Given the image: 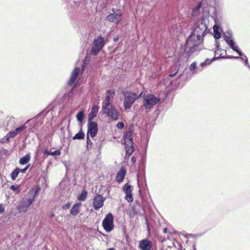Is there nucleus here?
<instances>
[{
  "label": "nucleus",
  "instance_id": "1",
  "mask_svg": "<svg viewBox=\"0 0 250 250\" xmlns=\"http://www.w3.org/2000/svg\"><path fill=\"white\" fill-rule=\"evenodd\" d=\"M209 15L208 11H204L203 12L202 19L197 21L193 28L191 35L187 39L185 45L184 52L188 58L192 54L202 49L201 43L203 37L208 28L207 21L206 18Z\"/></svg>",
  "mask_w": 250,
  "mask_h": 250
},
{
  "label": "nucleus",
  "instance_id": "2",
  "mask_svg": "<svg viewBox=\"0 0 250 250\" xmlns=\"http://www.w3.org/2000/svg\"><path fill=\"white\" fill-rule=\"evenodd\" d=\"M36 196V192H30L23 198L18 205L17 209L20 213H24L27 211L28 208L32 204Z\"/></svg>",
  "mask_w": 250,
  "mask_h": 250
},
{
  "label": "nucleus",
  "instance_id": "3",
  "mask_svg": "<svg viewBox=\"0 0 250 250\" xmlns=\"http://www.w3.org/2000/svg\"><path fill=\"white\" fill-rule=\"evenodd\" d=\"M122 93L125 97L124 105L125 109H130L133 103L139 98V96H137L135 93L127 90L123 91Z\"/></svg>",
  "mask_w": 250,
  "mask_h": 250
},
{
  "label": "nucleus",
  "instance_id": "4",
  "mask_svg": "<svg viewBox=\"0 0 250 250\" xmlns=\"http://www.w3.org/2000/svg\"><path fill=\"white\" fill-rule=\"evenodd\" d=\"M102 110L104 114L110 117L113 121H117L119 118V113L111 104L102 105Z\"/></svg>",
  "mask_w": 250,
  "mask_h": 250
},
{
  "label": "nucleus",
  "instance_id": "5",
  "mask_svg": "<svg viewBox=\"0 0 250 250\" xmlns=\"http://www.w3.org/2000/svg\"><path fill=\"white\" fill-rule=\"evenodd\" d=\"M160 101L159 97H157L153 94H148L144 96L143 100V105L147 110H150L152 107L158 104Z\"/></svg>",
  "mask_w": 250,
  "mask_h": 250
},
{
  "label": "nucleus",
  "instance_id": "6",
  "mask_svg": "<svg viewBox=\"0 0 250 250\" xmlns=\"http://www.w3.org/2000/svg\"><path fill=\"white\" fill-rule=\"evenodd\" d=\"M132 132H126L124 135L126 154L130 156L134 151Z\"/></svg>",
  "mask_w": 250,
  "mask_h": 250
},
{
  "label": "nucleus",
  "instance_id": "7",
  "mask_svg": "<svg viewBox=\"0 0 250 250\" xmlns=\"http://www.w3.org/2000/svg\"><path fill=\"white\" fill-rule=\"evenodd\" d=\"M104 45V39L101 36L95 39L92 44V48L90 53L93 55H96L102 50Z\"/></svg>",
  "mask_w": 250,
  "mask_h": 250
},
{
  "label": "nucleus",
  "instance_id": "8",
  "mask_svg": "<svg viewBox=\"0 0 250 250\" xmlns=\"http://www.w3.org/2000/svg\"><path fill=\"white\" fill-rule=\"evenodd\" d=\"M114 218L112 213H109L104 219L102 226L106 232L111 231L114 228Z\"/></svg>",
  "mask_w": 250,
  "mask_h": 250
},
{
  "label": "nucleus",
  "instance_id": "9",
  "mask_svg": "<svg viewBox=\"0 0 250 250\" xmlns=\"http://www.w3.org/2000/svg\"><path fill=\"white\" fill-rule=\"evenodd\" d=\"M112 12V13L106 16V20L110 22L117 23L122 20L121 12L117 9H113Z\"/></svg>",
  "mask_w": 250,
  "mask_h": 250
},
{
  "label": "nucleus",
  "instance_id": "10",
  "mask_svg": "<svg viewBox=\"0 0 250 250\" xmlns=\"http://www.w3.org/2000/svg\"><path fill=\"white\" fill-rule=\"evenodd\" d=\"M123 191L125 193V199L128 202H132L133 201V197L132 194V191L133 189V188L131 185H128V184H125L123 188Z\"/></svg>",
  "mask_w": 250,
  "mask_h": 250
},
{
  "label": "nucleus",
  "instance_id": "11",
  "mask_svg": "<svg viewBox=\"0 0 250 250\" xmlns=\"http://www.w3.org/2000/svg\"><path fill=\"white\" fill-rule=\"evenodd\" d=\"M98 132V125L95 122L88 121V128L87 135H89L92 138L96 136Z\"/></svg>",
  "mask_w": 250,
  "mask_h": 250
},
{
  "label": "nucleus",
  "instance_id": "12",
  "mask_svg": "<svg viewBox=\"0 0 250 250\" xmlns=\"http://www.w3.org/2000/svg\"><path fill=\"white\" fill-rule=\"evenodd\" d=\"M105 198L101 195H96L93 199V206L95 210H98L104 206Z\"/></svg>",
  "mask_w": 250,
  "mask_h": 250
},
{
  "label": "nucleus",
  "instance_id": "13",
  "mask_svg": "<svg viewBox=\"0 0 250 250\" xmlns=\"http://www.w3.org/2000/svg\"><path fill=\"white\" fill-rule=\"evenodd\" d=\"M224 37L232 49L236 51L240 55H242L241 52L237 49V46L235 45L234 42L231 39V35L229 32H227L224 34Z\"/></svg>",
  "mask_w": 250,
  "mask_h": 250
},
{
  "label": "nucleus",
  "instance_id": "14",
  "mask_svg": "<svg viewBox=\"0 0 250 250\" xmlns=\"http://www.w3.org/2000/svg\"><path fill=\"white\" fill-rule=\"evenodd\" d=\"M152 246V242L147 239L139 241V248L141 250H151Z\"/></svg>",
  "mask_w": 250,
  "mask_h": 250
},
{
  "label": "nucleus",
  "instance_id": "15",
  "mask_svg": "<svg viewBox=\"0 0 250 250\" xmlns=\"http://www.w3.org/2000/svg\"><path fill=\"white\" fill-rule=\"evenodd\" d=\"M219 57H214L212 59H207L205 62H201L198 66L197 69L198 71H196V72H200L202 70L207 67L208 65L210 64L214 60H217Z\"/></svg>",
  "mask_w": 250,
  "mask_h": 250
},
{
  "label": "nucleus",
  "instance_id": "16",
  "mask_svg": "<svg viewBox=\"0 0 250 250\" xmlns=\"http://www.w3.org/2000/svg\"><path fill=\"white\" fill-rule=\"evenodd\" d=\"M25 128L26 126L23 125L20 127L16 128L14 131L8 133L7 134V140H9L10 138H14L18 133L23 131Z\"/></svg>",
  "mask_w": 250,
  "mask_h": 250
},
{
  "label": "nucleus",
  "instance_id": "17",
  "mask_svg": "<svg viewBox=\"0 0 250 250\" xmlns=\"http://www.w3.org/2000/svg\"><path fill=\"white\" fill-rule=\"evenodd\" d=\"M115 95V92L112 90H109L107 91V94L105 100L103 102L102 105H110V99L112 98Z\"/></svg>",
  "mask_w": 250,
  "mask_h": 250
},
{
  "label": "nucleus",
  "instance_id": "18",
  "mask_svg": "<svg viewBox=\"0 0 250 250\" xmlns=\"http://www.w3.org/2000/svg\"><path fill=\"white\" fill-rule=\"evenodd\" d=\"M80 71V69L79 67H76L74 69V70L73 71L71 74V77L68 82V84L69 85L74 83V82L76 80Z\"/></svg>",
  "mask_w": 250,
  "mask_h": 250
},
{
  "label": "nucleus",
  "instance_id": "19",
  "mask_svg": "<svg viewBox=\"0 0 250 250\" xmlns=\"http://www.w3.org/2000/svg\"><path fill=\"white\" fill-rule=\"evenodd\" d=\"M125 173H126L125 169L123 168H121L118 172V173L117 174L116 177V181L118 183H121L123 181V180L125 177Z\"/></svg>",
  "mask_w": 250,
  "mask_h": 250
},
{
  "label": "nucleus",
  "instance_id": "20",
  "mask_svg": "<svg viewBox=\"0 0 250 250\" xmlns=\"http://www.w3.org/2000/svg\"><path fill=\"white\" fill-rule=\"evenodd\" d=\"M98 111V107L97 105H94L92 108L91 111L88 115V121H92L93 119L96 116Z\"/></svg>",
  "mask_w": 250,
  "mask_h": 250
},
{
  "label": "nucleus",
  "instance_id": "21",
  "mask_svg": "<svg viewBox=\"0 0 250 250\" xmlns=\"http://www.w3.org/2000/svg\"><path fill=\"white\" fill-rule=\"evenodd\" d=\"M201 8V4L199 3L197 6V7L195 9H194L193 10L192 12V17H196V16H199V15H201V18H202V15H203V12L204 11H205L206 12L208 11L206 10V9L204 10V9H202V13H200Z\"/></svg>",
  "mask_w": 250,
  "mask_h": 250
},
{
  "label": "nucleus",
  "instance_id": "22",
  "mask_svg": "<svg viewBox=\"0 0 250 250\" xmlns=\"http://www.w3.org/2000/svg\"><path fill=\"white\" fill-rule=\"evenodd\" d=\"M81 206V203L75 204L70 210V213L74 216L77 215L80 211V208Z\"/></svg>",
  "mask_w": 250,
  "mask_h": 250
},
{
  "label": "nucleus",
  "instance_id": "23",
  "mask_svg": "<svg viewBox=\"0 0 250 250\" xmlns=\"http://www.w3.org/2000/svg\"><path fill=\"white\" fill-rule=\"evenodd\" d=\"M213 30H214V38L215 39L216 41V47L217 49H218L219 47V44L217 42V40L219 39V25L217 24H215L213 26Z\"/></svg>",
  "mask_w": 250,
  "mask_h": 250
},
{
  "label": "nucleus",
  "instance_id": "24",
  "mask_svg": "<svg viewBox=\"0 0 250 250\" xmlns=\"http://www.w3.org/2000/svg\"><path fill=\"white\" fill-rule=\"evenodd\" d=\"M30 159V155L29 154H27V155H26L25 156L21 158L20 160L19 163L21 165H25V164H27L29 162Z\"/></svg>",
  "mask_w": 250,
  "mask_h": 250
},
{
  "label": "nucleus",
  "instance_id": "25",
  "mask_svg": "<svg viewBox=\"0 0 250 250\" xmlns=\"http://www.w3.org/2000/svg\"><path fill=\"white\" fill-rule=\"evenodd\" d=\"M44 154L47 155H51V156H59L61 154V151L59 150H55L53 152L48 151L47 149L44 150L43 152Z\"/></svg>",
  "mask_w": 250,
  "mask_h": 250
},
{
  "label": "nucleus",
  "instance_id": "26",
  "mask_svg": "<svg viewBox=\"0 0 250 250\" xmlns=\"http://www.w3.org/2000/svg\"><path fill=\"white\" fill-rule=\"evenodd\" d=\"M87 195V191L83 189L82 191V193L80 194V195L78 196V199L79 200L81 201H84L86 198Z\"/></svg>",
  "mask_w": 250,
  "mask_h": 250
},
{
  "label": "nucleus",
  "instance_id": "27",
  "mask_svg": "<svg viewBox=\"0 0 250 250\" xmlns=\"http://www.w3.org/2000/svg\"><path fill=\"white\" fill-rule=\"evenodd\" d=\"M20 168H16L15 169L13 172H12L11 174V179L12 180H16V178L17 177L18 174L20 172Z\"/></svg>",
  "mask_w": 250,
  "mask_h": 250
},
{
  "label": "nucleus",
  "instance_id": "28",
  "mask_svg": "<svg viewBox=\"0 0 250 250\" xmlns=\"http://www.w3.org/2000/svg\"><path fill=\"white\" fill-rule=\"evenodd\" d=\"M198 66H197V63L195 62L192 63L189 66V69L192 72L193 74H197L199 72H196V71H198L197 69Z\"/></svg>",
  "mask_w": 250,
  "mask_h": 250
},
{
  "label": "nucleus",
  "instance_id": "29",
  "mask_svg": "<svg viewBox=\"0 0 250 250\" xmlns=\"http://www.w3.org/2000/svg\"><path fill=\"white\" fill-rule=\"evenodd\" d=\"M84 136V134L83 132L82 129H81L80 131L77 133L73 137V140H81L83 138Z\"/></svg>",
  "mask_w": 250,
  "mask_h": 250
},
{
  "label": "nucleus",
  "instance_id": "30",
  "mask_svg": "<svg viewBox=\"0 0 250 250\" xmlns=\"http://www.w3.org/2000/svg\"><path fill=\"white\" fill-rule=\"evenodd\" d=\"M84 117V112L81 111L79 112L77 114V119L80 123H82Z\"/></svg>",
  "mask_w": 250,
  "mask_h": 250
},
{
  "label": "nucleus",
  "instance_id": "31",
  "mask_svg": "<svg viewBox=\"0 0 250 250\" xmlns=\"http://www.w3.org/2000/svg\"><path fill=\"white\" fill-rule=\"evenodd\" d=\"M86 143H87V149H89L91 148L92 146V142L89 139V137L88 135L86 136Z\"/></svg>",
  "mask_w": 250,
  "mask_h": 250
},
{
  "label": "nucleus",
  "instance_id": "32",
  "mask_svg": "<svg viewBox=\"0 0 250 250\" xmlns=\"http://www.w3.org/2000/svg\"><path fill=\"white\" fill-rule=\"evenodd\" d=\"M10 189L16 191L17 193H19L20 189L19 186L12 185L10 188Z\"/></svg>",
  "mask_w": 250,
  "mask_h": 250
},
{
  "label": "nucleus",
  "instance_id": "33",
  "mask_svg": "<svg viewBox=\"0 0 250 250\" xmlns=\"http://www.w3.org/2000/svg\"><path fill=\"white\" fill-rule=\"evenodd\" d=\"M116 126L119 129H123L124 127V124L123 122H119L117 124Z\"/></svg>",
  "mask_w": 250,
  "mask_h": 250
},
{
  "label": "nucleus",
  "instance_id": "34",
  "mask_svg": "<svg viewBox=\"0 0 250 250\" xmlns=\"http://www.w3.org/2000/svg\"><path fill=\"white\" fill-rule=\"evenodd\" d=\"M5 211L4 207L2 204H0V214L3 213Z\"/></svg>",
  "mask_w": 250,
  "mask_h": 250
},
{
  "label": "nucleus",
  "instance_id": "35",
  "mask_svg": "<svg viewBox=\"0 0 250 250\" xmlns=\"http://www.w3.org/2000/svg\"><path fill=\"white\" fill-rule=\"evenodd\" d=\"M29 167V165L27 166L24 168L23 169H20V172H21L22 173H24L27 170V169Z\"/></svg>",
  "mask_w": 250,
  "mask_h": 250
},
{
  "label": "nucleus",
  "instance_id": "36",
  "mask_svg": "<svg viewBox=\"0 0 250 250\" xmlns=\"http://www.w3.org/2000/svg\"><path fill=\"white\" fill-rule=\"evenodd\" d=\"M70 207V204H66L65 205H64L62 208L63 209H67Z\"/></svg>",
  "mask_w": 250,
  "mask_h": 250
},
{
  "label": "nucleus",
  "instance_id": "37",
  "mask_svg": "<svg viewBox=\"0 0 250 250\" xmlns=\"http://www.w3.org/2000/svg\"><path fill=\"white\" fill-rule=\"evenodd\" d=\"M131 161H132V162L133 163H135L136 162V157H134V156H133V157H132V158H131Z\"/></svg>",
  "mask_w": 250,
  "mask_h": 250
},
{
  "label": "nucleus",
  "instance_id": "38",
  "mask_svg": "<svg viewBox=\"0 0 250 250\" xmlns=\"http://www.w3.org/2000/svg\"><path fill=\"white\" fill-rule=\"evenodd\" d=\"M113 40L115 42H116L118 40V36L117 35L114 36L113 38Z\"/></svg>",
  "mask_w": 250,
  "mask_h": 250
},
{
  "label": "nucleus",
  "instance_id": "39",
  "mask_svg": "<svg viewBox=\"0 0 250 250\" xmlns=\"http://www.w3.org/2000/svg\"><path fill=\"white\" fill-rule=\"evenodd\" d=\"M245 63H246V64L247 66H249V63H248V61H247V60H246V61H245Z\"/></svg>",
  "mask_w": 250,
  "mask_h": 250
},
{
  "label": "nucleus",
  "instance_id": "40",
  "mask_svg": "<svg viewBox=\"0 0 250 250\" xmlns=\"http://www.w3.org/2000/svg\"><path fill=\"white\" fill-rule=\"evenodd\" d=\"M167 229L166 228H164V232L165 233H166V232H167Z\"/></svg>",
  "mask_w": 250,
  "mask_h": 250
},
{
  "label": "nucleus",
  "instance_id": "41",
  "mask_svg": "<svg viewBox=\"0 0 250 250\" xmlns=\"http://www.w3.org/2000/svg\"><path fill=\"white\" fill-rule=\"evenodd\" d=\"M135 214H136V212L133 209V216H134Z\"/></svg>",
  "mask_w": 250,
  "mask_h": 250
},
{
  "label": "nucleus",
  "instance_id": "42",
  "mask_svg": "<svg viewBox=\"0 0 250 250\" xmlns=\"http://www.w3.org/2000/svg\"><path fill=\"white\" fill-rule=\"evenodd\" d=\"M175 75V74H170L169 76L170 77H173Z\"/></svg>",
  "mask_w": 250,
  "mask_h": 250
},
{
  "label": "nucleus",
  "instance_id": "43",
  "mask_svg": "<svg viewBox=\"0 0 250 250\" xmlns=\"http://www.w3.org/2000/svg\"><path fill=\"white\" fill-rule=\"evenodd\" d=\"M108 250H115V249L113 248H110V249H108Z\"/></svg>",
  "mask_w": 250,
  "mask_h": 250
},
{
  "label": "nucleus",
  "instance_id": "44",
  "mask_svg": "<svg viewBox=\"0 0 250 250\" xmlns=\"http://www.w3.org/2000/svg\"><path fill=\"white\" fill-rule=\"evenodd\" d=\"M216 50H215L214 51H213V53H216Z\"/></svg>",
  "mask_w": 250,
  "mask_h": 250
},
{
  "label": "nucleus",
  "instance_id": "45",
  "mask_svg": "<svg viewBox=\"0 0 250 250\" xmlns=\"http://www.w3.org/2000/svg\"><path fill=\"white\" fill-rule=\"evenodd\" d=\"M6 138V139L8 141V140H7V135L5 137Z\"/></svg>",
  "mask_w": 250,
  "mask_h": 250
},
{
  "label": "nucleus",
  "instance_id": "46",
  "mask_svg": "<svg viewBox=\"0 0 250 250\" xmlns=\"http://www.w3.org/2000/svg\"><path fill=\"white\" fill-rule=\"evenodd\" d=\"M54 214H52L51 215V217H53V216H54Z\"/></svg>",
  "mask_w": 250,
  "mask_h": 250
},
{
  "label": "nucleus",
  "instance_id": "47",
  "mask_svg": "<svg viewBox=\"0 0 250 250\" xmlns=\"http://www.w3.org/2000/svg\"><path fill=\"white\" fill-rule=\"evenodd\" d=\"M142 93H141V94H140V96H141V95H142Z\"/></svg>",
  "mask_w": 250,
  "mask_h": 250
},
{
  "label": "nucleus",
  "instance_id": "48",
  "mask_svg": "<svg viewBox=\"0 0 250 250\" xmlns=\"http://www.w3.org/2000/svg\"><path fill=\"white\" fill-rule=\"evenodd\" d=\"M219 38H221V35L220 34V36H219Z\"/></svg>",
  "mask_w": 250,
  "mask_h": 250
}]
</instances>
